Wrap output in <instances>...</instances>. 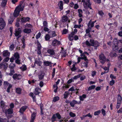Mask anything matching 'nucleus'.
Listing matches in <instances>:
<instances>
[{"label": "nucleus", "mask_w": 122, "mask_h": 122, "mask_svg": "<svg viewBox=\"0 0 122 122\" xmlns=\"http://www.w3.org/2000/svg\"><path fill=\"white\" fill-rule=\"evenodd\" d=\"M86 45L89 46H92L95 47H97L99 45V43L97 41H94L92 39H90L89 41H86Z\"/></svg>", "instance_id": "obj_1"}, {"label": "nucleus", "mask_w": 122, "mask_h": 122, "mask_svg": "<svg viewBox=\"0 0 122 122\" xmlns=\"http://www.w3.org/2000/svg\"><path fill=\"white\" fill-rule=\"evenodd\" d=\"M113 45L112 46L113 50L115 51H117L118 48V43L117 40L116 38L114 39L113 41Z\"/></svg>", "instance_id": "obj_2"}, {"label": "nucleus", "mask_w": 122, "mask_h": 122, "mask_svg": "<svg viewBox=\"0 0 122 122\" xmlns=\"http://www.w3.org/2000/svg\"><path fill=\"white\" fill-rule=\"evenodd\" d=\"M82 2H83V5L85 8H89L90 9H92L91 7V4L89 2V0H82Z\"/></svg>", "instance_id": "obj_3"}, {"label": "nucleus", "mask_w": 122, "mask_h": 122, "mask_svg": "<svg viewBox=\"0 0 122 122\" xmlns=\"http://www.w3.org/2000/svg\"><path fill=\"white\" fill-rule=\"evenodd\" d=\"M21 30V28H19L15 30L14 34L16 36H18L17 38H19L21 36L20 34L22 32Z\"/></svg>", "instance_id": "obj_4"}, {"label": "nucleus", "mask_w": 122, "mask_h": 122, "mask_svg": "<svg viewBox=\"0 0 122 122\" xmlns=\"http://www.w3.org/2000/svg\"><path fill=\"white\" fill-rule=\"evenodd\" d=\"M57 117L59 119H60L61 117L60 115L58 113H56L54 114L52 116L51 120L52 122H54L56 121V118Z\"/></svg>", "instance_id": "obj_5"}, {"label": "nucleus", "mask_w": 122, "mask_h": 122, "mask_svg": "<svg viewBox=\"0 0 122 122\" xmlns=\"http://www.w3.org/2000/svg\"><path fill=\"white\" fill-rule=\"evenodd\" d=\"M99 57L100 62L102 64H103L106 61L104 55L103 54H101L99 56Z\"/></svg>", "instance_id": "obj_6"}, {"label": "nucleus", "mask_w": 122, "mask_h": 122, "mask_svg": "<svg viewBox=\"0 0 122 122\" xmlns=\"http://www.w3.org/2000/svg\"><path fill=\"white\" fill-rule=\"evenodd\" d=\"M122 99L120 95H118L117 100V104L116 107V108L117 109L119 108L120 107L122 101Z\"/></svg>", "instance_id": "obj_7"}, {"label": "nucleus", "mask_w": 122, "mask_h": 122, "mask_svg": "<svg viewBox=\"0 0 122 122\" xmlns=\"http://www.w3.org/2000/svg\"><path fill=\"white\" fill-rule=\"evenodd\" d=\"M5 25V23L3 19L2 18L0 19V29H3Z\"/></svg>", "instance_id": "obj_8"}, {"label": "nucleus", "mask_w": 122, "mask_h": 122, "mask_svg": "<svg viewBox=\"0 0 122 122\" xmlns=\"http://www.w3.org/2000/svg\"><path fill=\"white\" fill-rule=\"evenodd\" d=\"M96 20L94 21H92L91 20H90L88 23V28H91L93 27L94 26V24L96 22Z\"/></svg>", "instance_id": "obj_9"}, {"label": "nucleus", "mask_w": 122, "mask_h": 122, "mask_svg": "<svg viewBox=\"0 0 122 122\" xmlns=\"http://www.w3.org/2000/svg\"><path fill=\"white\" fill-rule=\"evenodd\" d=\"M13 78L14 79H20L21 78V75L17 74H15L13 76Z\"/></svg>", "instance_id": "obj_10"}, {"label": "nucleus", "mask_w": 122, "mask_h": 122, "mask_svg": "<svg viewBox=\"0 0 122 122\" xmlns=\"http://www.w3.org/2000/svg\"><path fill=\"white\" fill-rule=\"evenodd\" d=\"M62 21L63 22H66L68 21V22L69 23L70 22V20H68V17L66 15L63 16L61 19Z\"/></svg>", "instance_id": "obj_11"}, {"label": "nucleus", "mask_w": 122, "mask_h": 122, "mask_svg": "<svg viewBox=\"0 0 122 122\" xmlns=\"http://www.w3.org/2000/svg\"><path fill=\"white\" fill-rule=\"evenodd\" d=\"M80 102H78L74 100L70 102V105L72 107H73L74 106L75 104H79Z\"/></svg>", "instance_id": "obj_12"}, {"label": "nucleus", "mask_w": 122, "mask_h": 122, "mask_svg": "<svg viewBox=\"0 0 122 122\" xmlns=\"http://www.w3.org/2000/svg\"><path fill=\"white\" fill-rule=\"evenodd\" d=\"M60 44V42L56 40H55L53 41L52 42V45L55 46H58Z\"/></svg>", "instance_id": "obj_13"}, {"label": "nucleus", "mask_w": 122, "mask_h": 122, "mask_svg": "<svg viewBox=\"0 0 122 122\" xmlns=\"http://www.w3.org/2000/svg\"><path fill=\"white\" fill-rule=\"evenodd\" d=\"M27 107L26 106H25L22 107L20 109L19 111V112L21 113H23V112L25 111L26 109L27 108Z\"/></svg>", "instance_id": "obj_14"}, {"label": "nucleus", "mask_w": 122, "mask_h": 122, "mask_svg": "<svg viewBox=\"0 0 122 122\" xmlns=\"http://www.w3.org/2000/svg\"><path fill=\"white\" fill-rule=\"evenodd\" d=\"M36 116V113L34 112L31 116L30 122H34Z\"/></svg>", "instance_id": "obj_15"}, {"label": "nucleus", "mask_w": 122, "mask_h": 122, "mask_svg": "<svg viewBox=\"0 0 122 122\" xmlns=\"http://www.w3.org/2000/svg\"><path fill=\"white\" fill-rule=\"evenodd\" d=\"M21 4H20L16 8V10H18L20 12V11H22L24 7V6H21Z\"/></svg>", "instance_id": "obj_16"}, {"label": "nucleus", "mask_w": 122, "mask_h": 122, "mask_svg": "<svg viewBox=\"0 0 122 122\" xmlns=\"http://www.w3.org/2000/svg\"><path fill=\"white\" fill-rule=\"evenodd\" d=\"M30 18L29 17H23L21 19V22L25 23L29 20Z\"/></svg>", "instance_id": "obj_17"}, {"label": "nucleus", "mask_w": 122, "mask_h": 122, "mask_svg": "<svg viewBox=\"0 0 122 122\" xmlns=\"http://www.w3.org/2000/svg\"><path fill=\"white\" fill-rule=\"evenodd\" d=\"M74 35L73 32H72L71 34L68 35V38L70 41H71L73 40Z\"/></svg>", "instance_id": "obj_18"}, {"label": "nucleus", "mask_w": 122, "mask_h": 122, "mask_svg": "<svg viewBox=\"0 0 122 122\" xmlns=\"http://www.w3.org/2000/svg\"><path fill=\"white\" fill-rule=\"evenodd\" d=\"M47 52L51 55L53 56L55 55V52L53 49H49L47 50Z\"/></svg>", "instance_id": "obj_19"}, {"label": "nucleus", "mask_w": 122, "mask_h": 122, "mask_svg": "<svg viewBox=\"0 0 122 122\" xmlns=\"http://www.w3.org/2000/svg\"><path fill=\"white\" fill-rule=\"evenodd\" d=\"M4 88L5 89H6L7 86H10V85H12L11 84L9 83L7 81H4Z\"/></svg>", "instance_id": "obj_20"}, {"label": "nucleus", "mask_w": 122, "mask_h": 122, "mask_svg": "<svg viewBox=\"0 0 122 122\" xmlns=\"http://www.w3.org/2000/svg\"><path fill=\"white\" fill-rule=\"evenodd\" d=\"M41 91V89L38 87H37L35 89L34 93L36 95H38L39 94Z\"/></svg>", "instance_id": "obj_21"}, {"label": "nucleus", "mask_w": 122, "mask_h": 122, "mask_svg": "<svg viewBox=\"0 0 122 122\" xmlns=\"http://www.w3.org/2000/svg\"><path fill=\"white\" fill-rule=\"evenodd\" d=\"M58 5L59 7V9L61 10H62L63 9V4L62 1H60Z\"/></svg>", "instance_id": "obj_22"}, {"label": "nucleus", "mask_w": 122, "mask_h": 122, "mask_svg": "<svg viewBox=\"0 0 122 122\" xmlns=\"http://www.w3.org/2000/svg\"><path fill=\"white\" fill-rule=\"evenodd\" d=\"M81 56V58L82 59H84L85 61H87V59L86 58V57L85 56L84 53H83L82 54Z\"/></svg>", "instance_id": "obj_23"}, {"label": "nucleus", "mask_w": 122, "mask_h": 122, "mask_svg": "<svg viewBox=\"0 0 122 122\" xmlns=\"http://www.w3.org/2000/svg\"><path fill=\"white\" fill-rule=\"evenodd\" d=\"M20 12L18 10H16L15 9L14 12V16L15 17H17L19 15Z\"/></svg>", "instance_id": "obj_24"}, {"label": "nucleus", "mask_w": 122, "mask_h": 122, "mask_svg": "<svg viewBox=\"0 0 122 122\" xmlns=\"http://www.w3.org/2000/svg\"><path fill=\"white\" fill-rule=\"evenodd\" d=\"M10 53L7 51H4L3 53V55L4 56H9Z\"/></svg>", "instance_id": "obj_25"}, {"label": "nucleus", "mask_w": 122, "mask_h": 122, "mask_svg": "<svg viewBox=\"0 0 122 122\" xmlns=\"http://www.w3.org/2000/svg\"><path fill=\"white\" fill-rule=\"evenodd\" d=\"M6 114H11L13 113L12 109L9 108L6 111Z\"/></svg>", "instance_id": "obj_26"}, {"label": "nucleus", "mask_w": 122, "mask_h": 122, "mask_svg": "<svg viewBox=\"0 0 122 122\" xmlns=\"http://www.w3.org/2000/svg\"><path fill=\"white\" fill-rule=\"evenodd\" d=\"M0 104L1 107L3 109V108H5L6 107L5 105L4 102L3 101H1L0 102Z\"/></svg>", "instance_id": "obj_27"}, {"label": "nucleus", "mask_w": 122, "mask_h": 122, "mask_svg": "<svg viewBox=\"0 0 122 122\" xmlns=\"http://www.w3.org/2000/svg\"><path fill=\"white\" fill-rule=\"evenodd\" d=\"M87 61H86V62H83L81 64V66L82 67H85L86 68L87 67Z\"/></svg>", "instance_id": "obj_28"}, {"label": "nucleus", "mask_w": 122, "mask_h": 122, "mask_svg": "<svg viewBox=\"0 0 122 122\" xmlns=\"http://www.w3.org/2000/svg\"><path fill=\"white\" fill-rule=\"evenodd\" d=\"M69 94V93L68 91H66L65 92L64 94V98L66 99L67 98Z\"/></svg>", "instance_id": "obj_29"}, {"label": "nucleus", "mask_w": 122, "mask_h": 122, "mask_svg": "<svg viewBox=\"0 0 122 122\" xmlns=\"http://www.w3.org/2000/svg\"><path fill=\"white\" fill-rule=\"evenodd\" d=\"M23 32L25 33H29L31 32V30L30 29L26 28L24 30Z\"/></svg>", "instance_id": "obj_30"}, {"label": "nucleus", "mask_w": 122, "mask_h": 122, "mask_svg": "<svg viewBox=\"0 0 122 122\" xmlns=\"http://www.w3.org/2000/svg\"><path fill=\"white\" fill-rule=\"evenodd\" d=\"M86 97V95H85L83 94L82 96H80V97L79 98L81 101H83Z\"/></svg>", "instance_id": "obj_31"}, {"label": "nucleus", "mask_w": 122, "mask_h": 122, "mask_svg": "<svg viewBox=\"0 0 122 122\" xmlns=\"http://www.w3.org/2000/svg\"><path fill=\"white\" fill-rule=\"evenodd\" d=\"M21 89L19 88H17L16 89V92L19 94H20L21 93Z\"/></svg>", "instance_id": "obj_32"}, {"label": "nucleus", "mask_w": 122, "mask_h": 122, "mask_svg": "<svg viewBox=\"0 0 122 122\" xmlns=\"http://www.w3.org/2000/svg\"><path fill=\"white\" fill-rule=\"evenodd\" d=\"M8 121V120L6 118L0 117V122H7Z\"/></svg>", "instance_id": "obj_33"}, {"label": "nucleus", "mask_w": 122, "mask_h": 122, "mask_svg": "<svg viewBox=\"0 0 122 122\" xmlns=\"http://www.w3.org/2000/svg\"><path fill=\"white\" fill-rule=\"evenodd\" d=\"M14 56L15 59H19V55L18 53H16L14 54Z\"/></svg>", "instance_id": "obj_34"}, {"label": "nucleus", "mask_w": 122, "mask_h": 122, "mask_svg": "<svg viewBox=\"0 0 122 122\" xmlns=\"http://www.w3.org/2000/svg\"><path fill=\"white\" fill-rule=\"evenodd\" d=\"M20 69L24 71L27 69L26 66L25 65H23L20 68Z\"/></svg>", "instance_id": "obj_35"}, {"label": "nucleus", "mask_w": 122, "mask_h": 122, "mask_svg": "<svg viewBox=\"0 0 122 122\" xmlns=\"http://www.w3.org/2000/svg\"><path fill=\"white\" fill-rule=\"evenodd\" d=\"M110 56L111 57H116L117 56L116 53L113 52H111L110 54Z\"/></svg>", "instance_id": "obj_36"}, {"label": "nucleus", "mask_w": 122, "mask_h": 122, "mask_svg": "<svg viewBox=\"0 0 122 122\" xmlns=\"http://www.w3.org/2000/svg\"><path fill=\"white\" fill-rule=\"evenodd\" d=\"M7 0H4L1 3V5L3 7H4L6 5Z\"/></svg>", "instance_id": "obj_37"}, {"label": "nucleus", "mask_w": 122, "mask_h": 122, "mask_svg": "<svg viewBox=\"0 0 122 122\" xmlns=\"http://www.w3.org/2000/svg\"><path fill=\"white\" fill-rule=\"evenodd\" d=\"M35 64H36L39 66H41V65L42 62L39 61H36L35 62Z\"/></svg>", "instance_id": "obj_38"}, {"label": "nucleus", "mask_w": 122, "mask_h": 122, "mask_svg": "<svg viewBox=\"0 0 122 122\" xmlns=\"http://www.w3.org/2000/svg\"><path fill=\"white\" fill-rule=\"evenodd\" d=\"M59 99V97H55L53 99V101L54 102H55L58 101Z\"/></svg>", "instance_id": "obj_39"}, {"label": "nucleus", "mask_w": 122, "mask_h": 122, "mask_svg": "<svg viewBox=\"0 0 122 122\" xmlns=\"http://www.w3.org/2000/svg\"><path fill=\"white\" fill-rule=\"evenodd\" d=\"M44 76V74L43 73H41V74L39 75L38 76L39 79H42L43 78Z\"/></svg>", "instance_id": "obj_40"}, {"label": "nucleus", "mask_w": 122, "mask_h": 122, "mask_svg": "<svg viewBox=\"0 0 122 122\" xmlns=\"http://www.w3.org/2000/svg\"><path fill=\"white\" fill-rule=\"evenodd\" d=\"M25 26L26 28H31L32 27V26L31 25L29 24H26L25 25Z\"/></svg>", "instance_id": "obj_41"}, {"label": "nucleus", "mask_w": 122, "mask_h": 122, "mask_svg": "<svg viewBox=\"0 0 122 122\" xmlns=\"http://www.w3.org/2000/svg\"><path fill=\"white\" fill-rule=\"evenodd\" d=\"M15 66V65L13 63H11L10 64L9 68L10 69H12Z\"/></svg>", "instance_id": "obj_42"}, {"label": "nucleus", "mask_w": 122, "mask_h": 122, "mask_svg": "<svg viewBox=\"0 0 122 122\" xmlns=\"http://www.w3.org/2000/svg\"><path fill=\"white\" fill-rule=\"evenodd\" d=\"M10 73H6V74L7 75H9L10 76H12L14 73V71L13 70H10Z\"/></svg>", "instance_id": "obj_43"}, {"label": "nucleus", "mask_w": 122, "mask_h": 122, "mask_svg": "<svg viewBox=\"0 0 122 122\" xmlns=\"http://www.w3.org/2000/svg\"><path fill=\"white\" fill-rule=\"evenodd\" d=\"M95 87V86L94 85H93L91 86H90L89 87L88 89V90L90 91L92 89H94Z\"/></svg>", "instance_id": "obj_44"}, {"label": "nucleus", "mask_w": 122, "mask_h": 122, "mask_svg": "<svg viewBox=\"0 0 122 122\" xmlns=\"http://www.w3.org/2000/svg\"><path fill=\"white\" fill-rule=\"evenodd\" d=\"M44 64L46 66H48L50 65L51 64L50 62L48 61H45L44 62Z\"/></svg>", "instance_id": "obj_45"}, {"label": "nucleus", "mask_w": 122, "mask_h": 122, "mask_svg": "<svg viewBox=\"0 0 122 122\" xmlns=\"http://www.w3.org/2000/svg\"><path fill=\"white\" fill-rule=\"evenodd\" d=\"M100 110H98V111L94 112V114L95 116L98 115L100 113Z\"/></svg>", "instance_id": "obj_46"}, {"label": "nucleus", "mask_w": 122, "mask_h": 122, "mask_svg": "<svg viewBox=\"0 0 122 122\" xmlns=\"http://www.w3.org/2000/svg\"><path fill=\"white\" fill-rule=\"evenodd\" d=\"M3 68L4 69L6 70L8 67V66L7 63L3 62Z\"/></svg>", "instance_id": "obj_47"}, {"label": "nucleus", "mask_w": 122, "mask_h": 122, "mask_svg": "<svg viewBox=\"0 0 122 122\" xmlns=\"http://www.w3.org/2000/svg\"><path fill=\"white\" fill-rule=\"evenodd\" d=\"M69 87V85H65L63 87V89H65L68 88Z\"/></svg>", "instance_id": "obj_48"}, {"label": "nucleus", "mask_w": 122, "mask_h": 122, "mask_svg": "<svg viewBox=\"0 0 122 122\" xmlns=\"http://www.w3.org/2000/svg\"><path fill=\"white\" fill-rule=\"evenodd\" d=\"M50 37H53L55 36L56 35L55 32L54 31H52L51 33Z\"/></svg>", "instance_id": "obj_49"}, {"label": "nucleus", "mask_w": 122, "mask_h": 122, "mask_svg": "<svg viewBox=\"0 0 122 122\" xmlns=\"http://www.w3.org/2000/svg\"><path fill=\"white\" fill-rule=\"evenodd\" d=\"M37 44L38 46V49L41 50V46L40 43L38 41L37 42Z\"/></svg>", "instance_id": "obj_50"}, {"label": "nucleus", "mask_w": 122, "mask_h": 122, "mask_svg": "<svg viewBox=\"0 0 122 122\" xmlns=\"http://www.w3.org/2000/svg\"><path fill=\"white\" fill-rule=\"evenodd\" d=\"M13 19L12 18V17L10 16L8 20L9 23L10 24H11L13 22Z\"/></svg>", "instance_id": "obj_51"}, {"label": "nucleus", "mask_w": 122, "mask_h": 122, "mask_svg": "<svg viewBox=\"0 0 122 122\" xmlns=\"http://www.w3.org/2000/svg\"><path fill=\"white\" fill-rule=\"evenodd\" d=\"M82 27V26L81 25H75L74 26V27L75 28H80L81 27Z\"/></svg>", "instance_id": "obj_52"}, {"label": "nucleus", "mask_w": 122, "mask_h": 122, "mask_svg": "<svg viewBox=\"0 0 122 122\" xmlns=\"http://www.w3.org/2000/svg\"><path fill=\"white\" fill-rule=\"evenodd\" d=\"M66 15L68 16H69L71 15V12L70 11L68 10L66 12Z\"/></svg>", "instance_id": "obj_53"}, {"label": "nucleus", "mask_w": 122, "mask_h": 122, "mask_svg": "<svg viewBox=\"0 0 122 122\" xmlns=\"http://www.w3.org/2000/svg\"><path fill=\"white\" fill-rule=\"evenodd\" d=\"M50 36H49L48 34L46 35L45 36V39L46 41L49 40L50 39Z\"/></svg>", "instance_id": "obj_54"}, {"label": "nucleus", "mask_w": 122, "mask_h": 122, "mask_svg": "<svg viewBox=\"0 0 122 122\" xmlns=\"http://www.w3.org/2000/svg\"><path fill=\"white\" fill-rule=\"evenodd\" d=\"M80 74H78L77 75L75 76L73 78V80L75 79H76L78 78H79L80 77Z\"/></svg>", "instance_id": "obj_55"}, {"label": "nucleus", "mask_w": 122, "mask_h": 122, "mask_svg": "<svg viewBox=\"0 0 122 122\" xmlns=\"http://www.w3.org/2000/svg\"><path fill=\"white\" fill-rule=\"evenodd\" d=\"M71 69L72 71H74L76 69V68L75 67V64H74L73 65L72 67L71 68Z\"/></svg>", "instance_id": "obj_56"}, {"label": "nucleus", "mask_w": 122, "mask_h": 122, "mask_svg": "<svg viewBox=\"0 0 122 122\" xmlns=\"http://www.w3.org/2000/svg\"><path fill=\"white\" fill-rule=\"evenodd\" d=\"M102 113L103 116L106 115V111L103 109H101Z\"/></svg>", "instance_id": "obj_57"}, {"label": "nucleus", "mask_w": 122, "mask_h": 122, "mask_svg": "<svg viewBox=\"0 0 122 122\" xmlns=\"http://www.w3.org/2000/svg\"><path fill=\"white\" fill-rule=\"evenodd\" d=\"M70 116L72 117H74L76 115L75 114L72 113V112H70L69 113Z\"/></svg>", "instance_id": "obj_58"}, {"label": "nucleus", "mask_w": 122, "mask_h": 122, "mask_svg": "<svg viewBox=\"0 0 122 122\" xmlns=\"http://www.w3.org/2000/svg\"><path fill=\"white\" fill-rule=\"evenodd\" d=\"M114 81L113 80H112L111 81H110V82L109 84L111 86H112L114 83Z\"/></svg>", "instance_id": "obj_59"}, {"label": "nucleus", "mask_w": 122, "mask_h": 122, "mask_svg": "<svg viewBox=\"0 0 122 122\" xmlns=\"http://www.w3.org/2000/svg\"><path fill=\"white\" fill-rule=\"evenodd\" d=\"M41 35V34L40 33H38V34L36 35V39H38L39 38Z\"/></svg>", "instance_id": "obj_60"}, {"label": "nucleus", "mask_w": 122, "mask_h": 122, "mask_svg": "<svg viewBox=\"0 0 122 122\" xmlns=\"http://www.w3.org/2000/svg\"><path fill=\"white\" fill-rule=\"evenodd\" d=\"M67 32L68 30H67L66 29L64 30L63 31L62 34H66L67 33Z\"/></svg>", "instance_id": "obj_61"}, {"label": "nucleus", "mask_w": 122, "mask_h": 122, "mask_svg": "<svg viewBox=\"0 0 122 122\" xmlns=\"http://www.w3.org/2000/svg\"><path fill=\"white\" fill-rule=\"evenodd\" d=\"M15 62L16 63L18 64H20V60L19 59H16Z\"/></svg>", "instance_id": "obj_62"}, {"label": "nucleus", "mask_w": 122, "mask_h": 122, "mask_svg": "<svg viewBox=\"0 0 122 122\" xmlns=\"http://www.w3.org/2000/svg\"><path fill=\"white\" fill-rule=\"evenodd\" d=\"M14 48V46L13 44L11 45L10 47V49L11 51L13 50Z\"/></svg>", "instance_id": "obj_63"}, {"label": "nucleus", "mask_w": 122, "mask_h": 122, "mask_svg": "<svg viewBox=\"0 0 122 122\" xmlns=\"http://www.w3.org/2000/svg\"><path fill=\"white\" fill-rule=\"evenodd\" d=\"M12 87V85H10V86H8L7 88V91L8 92H10V88Z\"/></svg>", "instance_id": "obj_64"}]
</instances>
